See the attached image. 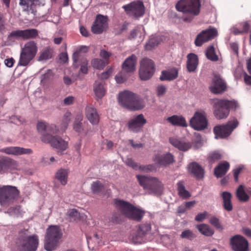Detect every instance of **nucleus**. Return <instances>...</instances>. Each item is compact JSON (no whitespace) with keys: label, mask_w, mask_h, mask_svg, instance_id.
Returning a JSON list of instances; mask_svg holds the SVG:
<instances>
[{"label":"nucleus","mask_w":251,"mask_h":251,"mask_svg":"<svg viewBox=\"0 0 251 251\" xmlns=\"http://www.w3.org/2000/svg\"><path fill=\"white\" fill-rule=\"evenodd\" d=\"M197 228L202 234L207 236H212L214 234V230L206 224L198 225Z\"/></svg>","instance_id":"obj_40"},{"label":"nucleus","mask_w":251,"mask_h":251,"mask_svg":"<svg viewBox=\"0 0 251 251\" xmlns=\"http://www.w3.org/2000/svg\"><path fill=\"white\" fill-rule=\"evenodd\" d=\"M136 178L141 186L144 189L148 190L150 193L160 195L163 190V184L155 177L136 175Z\"/></svg>","instance_id":"obj_7"},{"label":"nucleus","mask_w":251,"mask_h":251,"mask_svg":"<svg viewBox=\"0 0 251 251\" xmlns=\"http://www.w3.org/2000/svg\"><path fill=\"white\" fill-rule=\"evenodd\" d=\"M4 20L3 15L0 12V32H2L4 30Z\"/></svg>","instance_id":"obj_61"},{"label":"nucleus","mask_w":251,"mask_h":251,"mask_svg":"<svg viewBox=\"0 0 251 251\" xmlns=\"http://www.w3.org/2000/svg\"><path fill=\"white\" fill-rule=\"evenodd\" d=\"M107 25V17L101 15H98L91 27L92 32L95 34H100L106 29Z\"/></svg>","instance_id":"obj_17"},{"label":"nucleus","mask_w":251,"mask_h":251,"mask_svg":"<svg viewBox=\"0 0 251 251\" xmlns=\"http://www.w3.org/2000/svg\"><path fill=\"white\" fill-rule=\"evenodd\" d=\"M161 41V38L159 36L154 35L151 36L146 45V49L148 50L152 49V48L158 45Z\"/></svg>","instance_id":"obj_39"},{"label":"nucleus","mask_w":251,"mask_h":251,"mask_svg":"<svg viewBox=\"0 0 251 251\" xmlns=\"http://www.w3.org/2000/svg\"><path fill=\"white\" fill-rule=\"evenodd\" d=\"M208 120L205 112H196L190 121V126H207Z\"/></svg>","instance_id":"obj_20"},{"label":"nucleus","mask_w":251,"mask_h":251,"mask_svg":"<svg viewBox=\"0 0 251 251\" xmlns=\"http://www.w3.org/2000/svg\"><path fill=\"white\" fill-rule=\"evenodd\" d=\"M146 124V120L142 114H140L129 121L128 126H143Z\"/></svg>","instance_id":"obj_42"},{"label":"nucleus","mask_w":251,"mask_h":251,"mask_svg":"<svg viewBox=\"0 0 251 251\" xmlns=\"http://www.w3.org/2000/svg\"><path fill=\"white\" fill-rule=\"evenodd\" d=\"M104 189L103 184L100 181L93 182L91 184V190L95 194L101 192Z\"/></svg>","instance_id":"obj_45"},{"label":"nucleus","mask_w":251,"mask_h":251,"mask_svg":"<svg viewBox=\"0 0 251 251\" xmlns=\"http://www.w3.org/2000/svg\"><path fill=\"white\" fill-rule=\"evenodd\" d=\"M151 229V226L150 224H141L135 234L132 237V241L134 243L141 244L142 241V239L146 234H147Z\"/></svg>","instance_id":"obj_19"},{"label":"nucleus","mask_w":251,"mask_h":251,"mask_svg":"<svg viewBox=\"0 0 251 251\" xmlns=\"http://www.w3.org/2000/svg\"><path fill=\"white\" fill-rule=\"evenodd\" d=\"M178 195L182 199H187L191 197L190 193L185 189V186L182 181L177 183Z\"/></svg>","instance_id":"obj_41"},{"label":"nucleus","mask_w":251,"mask_h":251,"mask_svg":"<svg viewBox=\"0 0 251 251\" xmlns=\"http://www.w3.org/2000/svg\"><path fill=\"white\" fill-rule=\"evenodd\" d=\"M231 49L235 52V54H238V45L236 43H231L230 44Z\"/></svg>","instance_id":"obj_62"},{"label":"nucleus","mask_w":251,"mask_h":251,"mask_svg":"<svg viewBox=\"0 0 251 251\" xmlns=\"http://www.w3.org/2000/svg\"><path fill=\"white\" fill-rule=\"evenodd\" d=\"M206 57L213 61H216L218 60V57L216 54L215 49L213 46L209 47L206 51Z\"/></svg>","instance_id":"obj_44"},{"label":"nucleus","mask_w":251,"mask_h":251,"mask_svg":"<svg viewBox=\"0 0 251 251\" xmlns=\"http://www.w3.org/2000/svg\"><path fill=\"white\" fill-rule=\"evenodd\" d=\"M223 199V206L225 210L227 211H231L233 209L231 203V194L227 192H224L222 194Z\"/></svg>","instance_id":"obj_36"},{"label":"nucleus","mask_w":251,"mask_h":251,"mask_svg":"<svg viewBox=\"0 0 251 251\" xmlns=\"http://www.w3.org/2000/svg\"><path fill=\"white\" fill-rule=\"evenodd\" d=\"M19 194V191L15 186L4 185L0 187V204L2 206L9 205Z\"/></svg>","instance_id":"obj_10"},{"label":"nucleus","mask_w":251,"mask_h":251,"mask_svg":"<svg viewBox=\"0 0 251 251\" xmlns=\"http://www.w3.org/2000/svg\"><path fill=\"white\" fill-rule=\"evenodd\" d=\"M15 62V60L13 58L6 59L4 60V63L8 67H12Z\"/></svg>","instance_id":"obj_60"},{"label":"nucleus","mask_w":251,"mask_h":251,"mask_svg":"<svg viewBox=\"0 0 251 251\" xmlns=\"http://www.w3.org/2000/svg\"><path fill=\"white\" fill-rule=\"evenodd\" d=\"M69 171L68 169L61 168L55 173V178L62 185H65L68 183Z\"/></svg>","instance_id":"obj_30"},{"label":"nucleus","mask_w":251,"mask_h":251,"mask_svg":"<svg viewBox=\"0 0 251 251\" xmlns=\"http://www.w3.org/2000/svg\"><path fill=\"white\" fill-rule=\"evenodd\" d=\"M187 68L189 72H194L198 65V56L194 53H189L187 56Z\"/></svg>","instance_id":"obj_28"},{"label":"nucleus","mask_w":251,"mask_h":251,"mask_svg":"<svg viewBox=\"0 0 251 251\" xmlns=\"http://www.w3.org/2000/svg\"><path fill=\"white\" fill-rule=\"evenodd\" d=\"M80 32L84 37H88L89 36L88 31L83 26L80 27Z\"/></svg>","instance_id":"obj_64"},{"label":"nucleus","mask_w":251,"mask_h":251,"mask_svg":"<svg viewBox=\"0 0 251 251\" xmlns=\"http://www.w3.org/2000/svg\"><path fill=\"white\" fill-rule=\"evenodd\" d=\"M7 213L10 216L18 217L20 214V207L19 206L11 207L7 210Z\"/></svg>","instance_id":"obj_51"},{"label":"nucleus","mask_w":251,"mask_h":251,"mask_svg":"<svg viewBox=\"0 0 251 251\" xmlns=\"http://www.w3.org/2000/svg\"><path fill=\"white\" fill-rule=\"evenodd\" d=\"M153 160L156 164L162 166H166L175 161L174 156L170 153L165 154H156Z\"/></svg>","instance_id":"obj_22"},{"label":"nucleus","mask_w":251,"mask_h":251,"mask_svg":"<svg viewBox=\"0 0 251 251\" xmlns=\"http://www.w3.org/2000/svg\"><path fill=\"white\" fill-rule=\"evenodd\" d=\"M230 243L234 251H248V243L242 236L237 235L231 238Z\"/></svg>","instance_id":"obj_16"},{"label":"nucleus","mask_w":251,"mask_h":251,"mask_svg":"<svg viewBox=\"0 0 251 251\" xmlns=\"http://www.w3.org/2000/svg\"><path fill=\"white\" fill-rule=\"evenodd\" d=\"M166 120L174 126H187L185 118L182 116L175 115L167 118Z\"/></svg>","instance_id":"obj_35"},{"label":"nucleus","mask_w":251,"mask_h":251,"mask_svg":"<svg viewBox=\"0 0 251 251\" xmlns=\"http://www.w3.org/2000/svg\"><path fill=\"white\" fill-rule=\"evenodd\" d=\"M126 162L128 166L132 167L133 169L138 170L137 163L135 162L131 158L127 159Z\"/></svg>","instance_id":"obj_57"},{"label":"nucleus","mask_w":251,"mask_h":251,"mask_svg":"<svg viewBox=\"0 0 251 251\" xmlns=\"http://www.w3.org/2000/svg\"><path fill=\"white\" fill-rule=\"evenodd\" d=\"M39 245L37 235H30L28 231L24 229L19 232L14 243L12 245V251H36Z\"/></svg>","instance_id":"obj_2"},{"label":"nucleus","mask_w":251,"mask_h":251,"mask_svg":"<svg viewBox=\"0 0 251 251\" xmlns=\"http://www.w3.org/2000/svg\"><path fill=\"white\" fill-rule=\"evenodd\" d=\"M2 151L7 154L20 155L30 154L33 153L31 149H26L20 147H9L2 149Z\"/></svg>","instance_id":"obj_21"},{"label":"nucleus","mask_w":251,"mask_h":251,"mask_svg":"<svg viewBox=\"0 0 251 251\" xmlns=\"http://www.w3.org/2000/svg\"><path fill=\"white\" fill-rule=\"evenodd\" d=\"M115 207L118 209L121 213L130 219L140 221L143 217L145 212L138 209L130 204L129 202L121 200H115L114 201Z\"/></svg>","instance_id":"obj_5"},{"label":"nucleus","mask_w":251,"mask_h":251,"mask_svg":"<svg viewBox=\"0 0 251 251\" xmlns=\"http://www.w3.org/2000/svg\"><path fill=\"white\" fill-rule=\"evenodd\" d=\"M129 76V73H127L124 70L115 76V79L117 83H122L124 82Z\"/></svg>","instance_id":"obj_47"},{"label":"nucleus","mask_w":251,"mask_h":251,"mask_svg":"<svg viewBox=\"0 0 251 251\" xmlns=\"http://www.w3.org/2000/svg\"><path fill=\"white\" fill-rule=\"evenodd\" d=\"M53 55V49L50 47L45 48L39 53L38 61H43L51 59Z\"/></svg>","instance_id":"obj_34"},{"label":"nucleus","mask_w":251,"mask_h":251,"mask_svg":"<svg viewBox=\"0 0 251 251\" xmlns=\"http://www.w3.org/2000/svg\"><path fill=\"white\" fill-rule=\"evenodd\" d=\"M68 215L72 221H77L80 219V213L75 209L70 210L68 212Z\"/></svg>","instance_id":"obj_49"},{"label":"nucleus","mask_w":251,"mask_h":251,"mask_svg":"<svg viewBox=\"0 0 251 251\" xmlns=\"http://www.w3.org/2000/svg\"><path fill=\"white\" fill-rule=\"evenodd\" d=\"M208 215V213L206 211H204L202 213L198 214L195 217V220L198 222H201L204 220L206 216Z\"/></svg>","instance_id":"obj_58"},{"label":"nucleus","mask_w":251,"mask_h":251,"mask_svg":"<svg viewBox=\"0 0 251 251\" xmlns=\"http://www.w3.org/2000/svg\"><path fill=\"white\" fill-rule=\"evenodd\" d=\"M226 88V84L221 76L219 74H214L209 87L210 91L215 94H222Z\"/></svg>","instance_id":"obj_15"},{"label":"nucleus","mask_w":251,"mask_h":251,"mask_svg":"<svg viewBox=\"0 0 251 251\" xmlns=\"http://www.w3.org/2000/svg\"><path fill=\"white\" fill-rule=\"evenodd\" d=\"M108 63V62L99 58L94 59L91 61L93 67L98 70H102Z\"/></svg>","instance_id":"obj_43"},{"label":"nucleus","mask_w":251,"mask_h":251,"mask_svg":"<svg viewBox=\"0 0 251 251\" xmlns=\"http://www.w3.org/2000/svg\"><path fill=\"white\" fill-rule=\"evenodd\" d=\"M213 106L216 118L222 119L228 116L230 109H235L238 106V103L234 100L217 99L214 101Z\"/></svg>","instance_id":"obj_6"},{"label":"nucleus","mask_w":251,"mask_h":251,"mask_svg":"<svg viewBox=\"0 0 251 251\" xmlns=\"http://www.w3.org/2000/svg\"><path fill=\"white\" fill-rule=\"evenodd\" d=\"M155 71V66L153 62L149 58H143L140 62L139 69V76L142 80L150 79Z\"/></svg>","instance_id":"obj_12"},{"label":"nucleus","mask_w":251,"mask_h":251,"mask_svg":"<svg viewBox=\"0 0 251 251\" xmlns=\"http://www.w3.org/2000/svg\"><path fill=\"white\" fill-rule=\"evenodd\" d=\"M222 157V154L218 152H213L209 154L208 156V160L211 163H213L219 160Z\"/></svg>","instance_id":"obj_50"},{"label":"nucleus","mask_w":251,"mask_h":251,"mask_svg":"<svg viewBox=\"0 0 251 251\" xmlns=\"http://www.w3.org/2000/svg\"><path fill=\"white\" fill-rule=\"evenodd\" d=\"M137 62V57L132 54L127 58L123 64V69L127 73H133L135 70Z\"/></svg>","instance_id":"obj_23"},{"label":"nucleus","mask_w":251,"mask_h":251,"mask_svg":"<svg viewBox=\"0 0 251 251\" xmlns=\"http://www.w3.org/2000/svg\"><path fill=\"white\" fill-rule=\"evenodd\" d=\"M154 166L152 165H148L147 166H138V170H139L144 172H147L149 171H151L153 170Z\"/></svg>","instance_id":"obj_56"},{"label":"nucleus","mask_w":251,"mask_h":251,"mask_svg":"<svg viewBox=\"0 0 251 251\" xmlns=\"http://www.w3.org/2000/svg\"><path fill=\"white\" fill-rule=\"evenodd\" d=\"M88 50V48L87 47L85 46H81L78 50L75 51L73 55V61H74V64L76 66V67L78 66L77 62L79 60V59H82V58H84L81 55V52L85 53L87 52Z\"/></svg>","instance_id":"obj_37"},{"label":"nucleus","mask_w":251,"mask_h":251,"mask_svg":"<svg viewBox=\"0 0 251 251\" xmlns=\"http://www.w3.org/2000/svg\"><path fill=\"white\" fill-rule=\"evenodd\" d=\"M111 55V53L106 51L104 50H102L100 51V56L104 59H105L104 61L106 62H108L107 61Z\"/></svg>","instance_id":"obj_55"},{"label":"nucleus","mask_w":251,"mask_h":251,"mask_svg":"<svg viewBox=\"0 0 251 251\" xmlns=\"http://www.w3.org/2000/svg\"><path fill=\"white\" fill-rule=\"evenodd\" d=\"M236 197L240 201L246 202L250 199L249 196L245 192L244 186L243 185H240L238 187L236 192Z\"/></svg>","instance_id":"obj_38"},{"label":"nucleus","mask_w":251,"mask_h":251,"mask_svg":"<svg viewBox=\"0 0 251 251\" xmlns=\"http://www.w3.org/2000/svg\"><path fill=\"white\" fill-rule=\"evenodd\" d=\"M230 167L228 162L224 161L219 164V165L214 169V175L219 178L222 177L228 171Z\"/></svg>","instance_id":"obj_29"},{"label":"nucleus","mask_w":251,"mask_h":251,"mask_svg":"<svg viewBox=\"0 0 251 251\" xmlns=\"http://www.w3.org/2000/svg\"><path fill=\"white\" fill-rule=\"evenodd\" d=\"M104 81L101 80L95 81L94 85V91L98 98L101 99L105 95V89L104 87Z\"/></svg>","instance_id":"obj_32"},{"label":"nucleus","mask_w":251,"mask_h":251,"mask_svg":"<svg viewBox=\"0 0 251 251\" xmlns=\"http://www.w3.org/2000/svg\"><path fill=\"white\" fill-rule=\"evenodd\" d=\"M180 237L181 238L192 240L196 237V235L191 230L187 229L182 232L180 235Z\"/></svg>","instance_id":"obj_48"},{"label":"nucleus","mask_w":251,"mask_h":251,"mask_svg":"<svg viewBox=\"0 0 251 251\" xmlns=\"http://www.w3.org/2000/svg\"><path fill=\"white\" fill-rule=\"evenodd\" d=\"M122 8L127 15L137 18L142 16L145 12V7L143 2L134 1L129 4L124 5Z\"/></svg>","instance_id":"obj_13"},{"label":"nucleus","mask_w":251,"mask_h":251,"mask_svg":"<svg viewBox=\"0 0 251 251\" xmlns=\"http://www.w3.org/2000/svg\"><path fill=\"white\" fill-rule=\"evenodd\" d=\"M113 70L111 68L107 69L105 72H103L100 75H99V78H100L101 80L102 79H105L108 78L109 76L112 73Z\"/></svg>","instance_id":"obj_53"},{"label":"nucleus","mask_w":251,"mask_h":251,"mask_svg":"<svg viewBox=\"0 0 251 251\" xmlns=\"http://www.w3.org/2000/svg\"><path fill=\"white\" fill-rule=\"evenodd\" d=\"M75 98L73 96H69L64 99V104L66 105L72 104L75 101Z\"/></svg>","instance_id":"obj_59"},{"label":"nucleus","mask_w":251,"mask_h":251,"mask_svg":"<svg viewBox=\"0 0 251 251\" xmlns=\"http://www.w3.org/2000/svg\"><path fill=\"white\" fill-rule=\"evenodd\" d=\"M18 166L16 161L8 157L0 158V174L6 173L9 170H14Z\"/></svg>","instance_id":"obj_18"},{"label":"nucleus","mask_w":251,"mask_h":251,"mask_svg":"<svg viewBox=\"0 0 251 251\" xmlns=\"http://www.w3.org/2000/svg\"><path fill=\"white\" fill-rule=\"evenodd\" d=\"M166 87L162 85H158L156 88L157 95L158 97H161L165 95L166 92Z\"/></svg>","instance_id":"obj_54"},{"label":"nucleus","mask_w":251,"mask_h":251,"mask_svg":"<svg viewBox=\"0 0 251 251\" xmlns=\"http://www.w3.org/2000/svg\"><path fill=\"white\" fill-rule=\"evenodd\" d=\"M118 100L123 107L131 110H140L145 106L144 101L139 95L129 91L121 92Z\"/></svg>","instance_id":"obj_4"},{"label":"nucleus","mask_w":251,"mask_h":251,"mask_svg":"<svg viewBox=\"0 0 251 251\" xmlns=\"http://www.w3.org/2000/svg\"><path fill=\"white\" fill-rule=\"evenodd\" d=\"M38 36V31L35 28L12 31L7 37L8 41L14 42L16 39L23 40L35 39Z\"/></svg>","instance_id":"obj_11"},{"label":"nucleus","mask_w":251,"mask_h":251,"mask_svg":"<svg viewBox=\"0 0 251 251\" xmlns=\"http://www.w3.org/2000/svg\"><path fill=\"white\" fill-rule=\"evenodd\" d=\"M236 126H214L213 131L216 138H223L229 136Z\"/></svg>","instance_id":"obj_24"},{"label":"nucleus","mask_w":251,"mask_h":251,"mask_svg":"<svg viewBox=\"0 0 251 251\" xmlns=\"http://www.w3.org/2000/svg\"><path fill=\"white\" fill-rule=\"evenodd\" d=\"M217 35V30L215 28L209 27L203 30L197 36L195 40V45L201 47L203 43L214 39Z\"/></svg>","instance_id":"obj_14"},{"label":"nucleus","mask_w":251,"mask_h":251,"mask_svg":"<svg viewBox=\"0 0 251 251\" xmlns=\"http://www.w3.org/2000/svg\"><path fill=\"white\" fill-rule=\"evenodd\" d=\"M77 64H78L77 67H76V66L75 65L74 63L73 64L75 68H77L80 66V71H81V72L84 74H86L88 72V61L86 58H82V59H79L78 62H77Z\"/></svg>","instance_id":"obj_46"},{"label":"nucleus","mask_w":251,"mask_h":251,"mask_svg":"<svg viewBox=\"0 0 251 251\" xmlns=\"http://www.w3.org/2000/svg\"><path fill=\"white\" fill-rule=\"evenodd\" d=\"M209 223L214 226L217 229H222V226H221L219 219L213 216L209 220Z\"/></svg>","instance_id":"obj_52"},{"label":"nucleus","mask_w":251,"mask_h":251,"mask_svg":"<svg viewBox=\"0 0 251 251\" xmlns=\"http://www.w3.org/2000/svg\"><path fill=\"white\" fill-rule=\"evenodd\" d=\"M86 116L92 125H97L99 122V116L96 109L91 106L86 108Z\"/></svg>","instance_id":"obj_27"},{"label":"nucleus","mask_w":251,"mask_h":251,"mask_svg":"<svg viewBox=\"0 0 251 251\" xmlns=\"http://www.w3.org/2000/svg\"><path fill=\"white\" fill-rule=\"evenodd\" d=\"M169 141L173 146L182 151L188 150L191 146L189 143L180 141L174 138H170Z\"/></svg>","instance_id":"obj_33"},{"label":"nucleus","mask_w":251,"mask_h":251,"mask_svg":"<svg viewBox=\"0 0 251 251\" xmlns=\"http://www.w3.org/2000/svg\"><path fill=\"white\" fill-rule=\"evenodd\" d=\"M62 235L60 228L56 226H50L47 229L45 249L48 251L55 249Z\"/></svg>","instance_id":"obj_9"},{"label":"nucleus","mask_w":251,"mask_h":251,"mask_svg":"<svg viewBox=\"0 0 251 251\" xmlns=\"http://www.w3.org/2000/svg\"><path fill=\"white\" fill-rule=\"evenodd\" d=\"M41 135V140L45 143H48L57 150L58 153L65 151L68 146V142L57 135V126H37Z\"/></svg>","instance_id":"obj_1"},{"label":"nucleus","mask_w":251,"mask_h":251,"mask_svg":"<svg viewBox=\"0 0 251 251\" xmlns=\"http://www.w3.org/2000/svg\"><path fill=\"white\" fill-rule=\"evenodd\" d=\"M39 0H20L19 4L24 11L30 12L34 14L36 6Z\"/></svg>","instance_id":"obj_25"},{"label":"nucleus","mask_w":251,"mask_h":251,"mask_svg":"<svg viewBox=\"0 0 251 251\" xmlns=\"http://www.w3.org/2000/svg\"><path fill=\"white\" fill-rule=\"evenodd\" d=\"M201 6L200 0H179L175 5L176 11L186 15L182 18L186 22H192L200 14Z\"/></svg>","instance_id":"obj_3"},{"label":"nucleus","mask_w":251,"mask_h":251,"mask_svg":"<svg viewBox=\"0 0 251 251\" xmlns=\"http://www.w3.org/2000/svg\"><path fill=\"white\" fill-rule=\"evenodd\" d=\"M38 51L37 43L34 41L26 42L22 49L18 65L26 66L35 57Z\"/></svg>","instance_id":"obj_8"},{"label":"nucleus","mask_w":251,"mask_h":251,"mask_svg":"<svg viewBox=\"0 0 251 251\" xmlns=\"http://www.w3.org/2000/svg\"><path fill=\"white\" fill-rule=\"evenodd\" d=\"M189 172L197 179L204 176V169L197 163L192 162L188 166Z\"/></svg>","instance_id":"obj_26"},{"label":"nucleus","mask_w":251,"mask_h":251,"mask_svg":"<svg viewBox=\"0 0 251 251\" xmlns=\"http://www.w3.org/2000/svg\"><path fill=\"white\" fill-rule=\"evenodd\" d=\"M242 170V168H238L235 169L233 171V175H234V177L235 181H238V176L240 173H241Z\"/></svg>","instance_id":"obj_63"},{"label":"nucleus","mask_w":251,"mask_h":251,"mask_svg":"<svg viewBox=\"0 0 251 251\" xmlns=\"http://www.w3.org/2000/svg\"><path fill=\"white\" fill-rule=\"evenodd\" d=\"M178 76L177 70L176 68H173L166 71H163L161 73L160 79L161 80H172L176 79Z\"/></svg>","instance_id":"obj_31"}]
</instances>
